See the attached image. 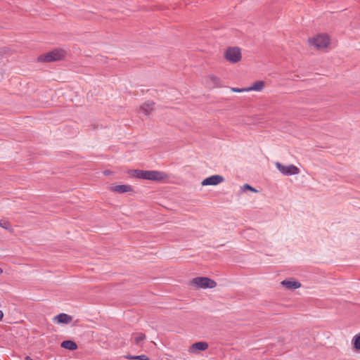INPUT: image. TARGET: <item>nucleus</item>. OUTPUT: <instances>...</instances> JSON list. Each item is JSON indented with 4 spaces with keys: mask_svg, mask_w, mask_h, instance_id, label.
Returning <instances> with one entry per match:
<instances>
[{
    "mask_svg": "<svg viewBox=\"0 0 360 360\" xmlns=\"http://www.w3.org/2000/svg\"><path fill=\"white\" fill-rule=\"evenodd\" d=\"M129 359H136V360H150L149 358L144 354L138 355V356H129L127 357Z\"/></svg>",
    "mask_w": 360,
    "mask_h": 360,
    "instance_id": "6ab92c4d",
    "label": "nucleus"
},
{
    "mask_svg": "<svg viewBox=\"0 0 360 360\" xmlns=\"http://www.w3.org/2000/svg\"><path fill=\"white\" fill-rule=\"evenodd\" d=\"M153 102H146L140 106V110L144 115H148L153 110Z\"/></svg>",
    "mask_w": 360,
    "mask_h": 360,
    "instance_id": "9b49d317",
    "label": "nucleus"
},
{
    "mask_svg": "<svg viewBox=\"0 0 360 360\" xmlns=\"http://www.w3.org/2000/svg\"><path fill=\"white\" fill-rule=\"evenodd\" d=\"M54 320L58 323H65V324H68V323H70L72 321V318L70 315H68V314H64V313H61V314H59L58 315L56 316L55 318H54Z\"/></svg>",
    "mask_w": 360,
    "mask_h": 360,
    "instance_id": "9d476101",
    "label": "nucleus"
},
{
    "mask_svg": "<svg viewBox=\"0 0 360 360\" xmlns=\"http://www.w3.org/2000/svg\"><path fill=\"white\" fill-rule=\"evenodd\" d=\"M0 226L4 229L8 230L9 231H12V226L7 220L1 219Z\"/></svg>",
    "mask_w": 360,
    "mask_h": 360,
    "instance_id": "dca6fc26",
    "label": "nucleus"
},
{
    "mask_svg": "<svg viewBox=\"0 0 360 360\" xmlns=\"http://www.w3.org/2000/svg\"><path fill=\"white\" fill-rule=\"evenodd\" d=\"M354 347L356 349H360V334L356 335L353 338Z\"/></svg>",
    "mask_w": 360,
    "mask_h": 360,
    "instance_id": "a211bd4d",
    "label": "nucleus"
},
{
    "mask_svg": "<svg viewBox=\"0 0 360 360\" xmlns=\"http://www.w3.org/2000/svg\"><path fill=\"white\" fill-rule=\"evenodd\" d=\"M65 56V51L63 49H55L48 52L46 54L38 57V61L44 63H50L62 59Z\"/></svg>",
    "mask_w": 360,
    "mask_h": 360,
    "instance_id": "7ed1b4c3",
    "label": "nucleus"
},
{
    "mask_svg": "<svg viewBox=\"0 0 360 360\" xmlns=\"http://www.w3.org/2000/svg\"><path fill=\"white\" fill-rule=\"evenodd\" d=\"M205 83L209 88H217L221 85L219 78L212 75L206 78Z\"/></svg>",
    "mask_w": 360,
    "mask_h": 360,
    "instance_id": "1a4fd4ad",
    "label": "nucleus"
},
{
    "mask_svg": "<svg viewBox=\"0 0 360 360\" xmlns=\"http://www.w3.org/2000/svg\"><path fill=\"white\" fill-rule=\"evenodd\" d=\"M308 41L310 46L317 49L326 48L330 44V38L326 34H319L312 38H309Z\"/></svg>",
    "mask_w": 360,
    "mask_h": 360,
    "instance_id": "f03ea898",
    "label": "nucleus"
},
{
    "mask_svg": "<svg viewBox=\"0 0 360 360\" xmlns=\"http://www.w3.org/2000/svg\"><path fill=\"white\" fill-rule=\"evenodd\" d=\"M276 167L283 175L291 176L298 174L300 173L299 169L293 165H283L281 163L276 162Z\"/></svg>",
    "mask_w": 360,
    "mask_h": 360,
    "instance_id": "423d86ee",
    "label": "nucleus"
},
{
    "mask_svg": "<svg viewBox=\"0 0 360 360\" xmlns=\"http://www.w3.org/2000/svg\"><path fill=\"white\" fill-rule=\"evenodd\" d=\"M281 283L288 289H297L301 286L300 283L296 281L284 280Z\"/></svg>",
    "mask_w": 360,
    "mask_h": 360,
    "instance_id": "f8f14e48",
    "label": "nucleus"
},
{
    "mask_svg": "<svg viewBox=\"0 0 360 360\" xmlns=\"http://www.w3.org/2000/svg\"><path fill=\"white\" fill-rule=\"evenodd\" d=\"M134 176L150 181H160L168 178V175L163 172L156 170H140L134 169L131 171Z\"/></svg>",
    "mask_w": 360,
    "mask_h": 360,
    "instance_id": "f257e3e1",
    "label": "nucleus"
},
{
    "mask_svg": "<svg viewBox=\"0 0 360 360\" xmlns=\"http://www.w3.org/2000/svg\"><path fill=\"white\" fill-rule=\"evenodd\" d=\"M246 190L251 191H252L254 193H257V190H256L255 188H254L253 187H252L251 186H250L248 184H245L243 186H241V191H242L245 192Z\"/></svg>",
    "mask_w": 360,
    "mask_h": 360,
    "instance_id": "aec40b11",
    "label": "nucleus"
},
{
    "mask_svg": "<svg viewBox=\"0 0 360 360\" xmlns=\"http://www.w3.org/2000/svg\"><path fill=\"white\" fill-rule=\"evenodd\" d=\"M224 58L229 62L235 63L240 60L241 52L238 47H229L224 52Z\"/></svg>",
    "mask_w": 360,
    "mask_h": 360,
    "instance_id": "39448f33",
    "label": "nucleus"
},
{
    "mask_svg": "<svg viewBox=\"0 0 360 360\" xmlns=\"http://www.w3.org/2000/svg\"><path fill=\"white\" fill-rule=\"evenodd\" d=\"M231 91H233V92H238V93L248 91V87L247 88H242V89L231 88Z\"/></svg>",
    "mask_w": 360,
    "mask_h": 360,
    "instance_id": "412c9836",
    "label": "nucleus"
},
{
    "mask_svg": "<svg viewBox=\"0 0 360 360\" xmlns=\"http://www.w3.org/2000/svg\"><path fill=\"white\" fill-rule=\"evenodd\" d=\"M208 347V344L205 342H197L191 345L188 352L191 354H198L200 351L206 350Z\"/></svg>",
    "mask_w": 360,
    "mask_h": 360,
    "instance_id": "6e6552de",
    "label": "nucleus"
},
{
    "mask_svg": "<svg viewBox=\"0 0 360 360\" xmlns=\"http://www.w3.org/2000/svg\"><path fill=\"white\" fill-rule=\"evenodd\" d=\"M25 360H33L32 358H30V356H27L25 359Z\"/></svg>",
    "mask_w": 360,
    "mask_h": 360,
    "instance_id": "5701e85b",
    "label": "nucleus"
},
{
    "mask_svg": "<svg viewBox=\"0 0 360 360\" xmlns=\"http://www.w3.org/2000/svg\"><path fill=\"white\" fill-rule=\"evenodd\" d=\"M60 346L69 350H75L77 348V344L72 340H65L62 342Z\"/></svg>",
    "mask_w": 360,
    "mask_h": 360,
    "instance_id": "2eb2a0df",
    "label": "nucleus"
},
{
    "mask_svg": "<svg viewBox=\"0 0 360 360\" xmlns=\"http://www.w3.org/2000/svg\"><path fill=\"white\" fill-rule=\"evenodd\" d=\"M111 190L120 193L130 192L132 191L131 186L129 185H117L111 188Z\"/></svg>",
    "mask_w": 360,
    "mask_h": 360,
    "instance_id": "ddd939ff",
    "label": "nucleus"
},
{
    "mask_svg": "<svg viewBox=\"0 0 360 360\" xmlns=\"http://www.w3.org/2000/svg\"><path fill=\"white\" fill-rule=\"evenodd\" d=\"M146 335L143 333H139L134 335V341L136 345H139L141 341L145 340Z\"/></svg>",
    "mask_w": 360,
    "mask_h": 360,
    "instance_id": "f3484780",
    "label": "nucleus"
},
{
    "mask_svg": "<svg viewBox=\"0 0 360 360\" xmlns=\"http://www.w3.org/2000/svg\"><path fill=\"white\" fill-rule=\"evenodd\" d=\"M264 87V82L263 81H257L255 83H253L251 86L248 87V91H260L263 89Z\"/></svg>",
    "mask_w": 360,
    "mask_h": 360,
    "instance_id": "4468645a",
    "label": "nucleus"
},
{
    "mask_svg": "<svg viewBox=\"0 0 360 360\" xmlns=\"http://www.w3.org/2000/svg\"><path fill=\"white\" fill-rule=\"evenodd\" d=\"M3 270L0 268V274H2Z\"/></svg>",
    "mask_w": 360,
    "mask_h": 360,
    "instance_id": "b1692460",
    "label": "nucleus"
},
{
    "mask_svg": "<svg viewBox=\"0 0 360 360\" xmlns=\"http://www.w3.org/2000/svg\"><path fill=\"white\" fill-rule=\"evenodd\" d=\"M4 317V312L2 311V310H0V321L2 320Z\"/></svg>",
    "mask_w": 360,
    "mask_h": 360,
    "instance_id": "4be33fe9",
    "label": "nucleus"
},
{
    "mask_svg": "<svg viewBox=\"0 0 360 360\" xmlns=\"http://www.w3.org/2000/svg\"><path fill=\"white\" fill-rule=\"evenodd\" d=\"M224 181V177L221 175H212L205 179L202 182V186H216Z\"/></svg>",
    "mask_w": 360,
    "mask_h": 360,
    "instance_id": "0eeeda50",
    "label": "nucleus"
},
{
    "mask_svg": "<svg viewBox=\"0 0 360 360\" xmlns=\"http://www.w3.org/2000/svg\"><path fill=\"white\" fill-rule=\"evenodd\" d=\"M191 283L199 288H214L217 283L207 277H197L191 281Z\"/></svg>",
    "mask_w": 360,
    "mask_h": 360,
    "instance_id": "20e7f679",
    "label": "nucleus"
}]
</instances>
